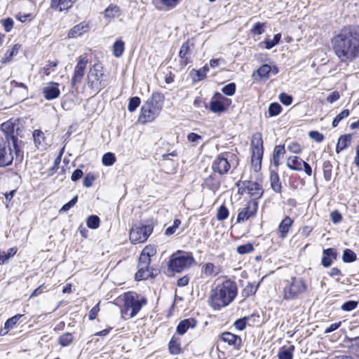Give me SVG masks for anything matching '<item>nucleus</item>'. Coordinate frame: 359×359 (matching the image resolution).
I'll list each match as a JSON object with an SVG mask.
<instances>
[{"label": "nucleus", "instance_id": "obj_1", "mask_svg": "<svg viewBox=\"0 0 359 359\" xmlns=\"http://www.w3.org/2000/svg\"><path fill=\"white\" fill-rule=\"evenodd\" d=\"M332 50L343 63L359 57V26L348 25L336 32L331 39Z\"/></svg>", "mask_w": 359, "mask_h": 359}, {"label": "nucleus", "instance_id": "obj_2", "mask_svg": "<svg viewBox=\"0 0 359 359\" xmlns=\"http://www.w3.org/2000/svg\"><path fill=\"white\" fill-rule=\"evenodd\" d=\"M237 294L236 283L227 279L210 290L208 304L214 310H220L232 303Z\"/></svg>", "mask_w": 359, "mask_h": 359}, {"label": "nucleus", "instance_id": "obj_3", "mask_svg": "<svg viewBox=\"0 0 359 359\" xmlns=\"http://www.w3.org/2000/svg\"><path fill=\"white\" fill-rule=\"evenodd\" d=\"M1 130L6 134L8 144L6 142L0 143V167H6L12 164L14 156L10 147L11 141L15 151V159L21 162L23 159V151L18 144V139L14 135L13 126L9 123H4L1 125Z\"/></svg>", "mask_w": 359, "mask_h": 359}, {"label": "nucleus", "instance_id": "obj_4", "mask_svg": "<svg viewBox=\"0 0 359 359\" xmlns=\"http://www.w3.org/2000/svg\"><path fill=\"white\" fill-rule=\"evenodd\" d=\"M163 96L160 93H153L142 106L138 121L142 124L153 121L163 109Z\"/></svg>", "mask_w": 359, "mask_h": 359}, {"label": "nucleus", "instance_id": "obj_5", "mask_svg": "<svg viewBox=\"0 0 359 359\" xmlns=\"http://www.w3.org/2000/svg\"><path fill=\"white\" fill-rule=\"evenodd\" d=\"M194 264L195 259L191 252L177 250L170 256L168 269L172 272L180 273Z\"/></svg>", "mask_w": 359, "mask_h": 359}, {"label": "nucleus", "instance_id": "obj_6", "mask_svg": "<svg viewBox=\"0 0 359 359\" xmlns=\"http://www.w3.org/2000/svg\"><path fill=\"white\" fill-rule=\"evenodd\" d=\"M147 303V300L144 297L139 295L134 292H126L124 294V304L121 313L126 315L130 311V317L133 318Z\"/></svg>", "mask_w": 359, "mask_h": 359}, {"label": "nucleus", "instance_id": "obj_7", "mask_svg": "<svg viewBox=\"0 0 359 359\" xmlns=\"http://www.w3.org/2000/svg\"><path fill=\"white\" fill-rule=\"evenodd\" d=\"M87 85L95 93L105 88L103 68L100 64L96 63L90 67L87 75Z\"/></svg>", "mask_w": 359, "mask_h": 359}, {"label": "nucleus", "instance_id": "obj_8", "mask_svg": "<svg viewBox=\"0 0 359 359\" xmlns=\"http://www.w3.org/2000/svg\"><path fill=\"white\" fill-rule=\"evenodd\" d=\"M307 290V285L302 278L292 277L287 281L283 290V298L286 300H293L299 298Z\"/></svg>", "mask_w": 359, "mask_h": 359}, {"label": "nucleus", "instance_id": "obj_9", "mask_svg": "<svg viewBox=\"0 0 359 359\" xmlns=\"http://www.w3.org/2000/svg\"><path fill=\"white\" fill-rule=\"evenodd\" d=\"M154 230V225L151 222H147V224L134 225L130 232V241L133 244L145 242Z\"/></svg>", "mask_w": 359, "mask_h": 359}, {"label": "nucleus", "instance_id": "obj_10", "mask_svg": "<svg viewBox=\"0 0 359 359\" xmlns=\"http://www.w3.org/2000/svg\"><path fill=\"white\" fill-rule=\"evenodd\" d=\"M89 62L87 56L81 55L76 58V65L74 67V74L71 80L72 86L81 83L85 74L86 67Z\"/></svg>", "mask_w": 359, "mask_h": 359}, {"label": "nucleus", "instance_id": "obj_11", "mask_svg": "<svg viewBox=\"0 0 359 359\" xmlns=\"http://www.w3.org/2000/svg\"><path fill=\"white\" fill-rule=\"evenodd\" d=\"M257 210L258 201L250 200L244 208L239 210L236 219L237 223L244 222L250 218L255 217Z\"/></svg>", "mask_w": 359, "mask_h": 359}, {"label": "nucleus", "instance_id": "obj_12", "mask_svg": "<svg viewBox=\"0 0 359 359\" xmlns=\"http://www.w3.org/2000/svg\"><path fill=\"white\" fill-rule=\"evenodd\" d=\"M228 156V154H220L215 158L212 163V169L214 173H218L220 175L228 173L231 168Z\"/></svg>", "mask_w": 359, "mask_h": 359}, {"label": "nucleus", "instance_id": "obj_13", "mask_svg": "<svg viewBox=\"0 0 359 359\" xmlns=\"http://www.w3.org/2000/svg\"><path fill=\"white\" fill-rule=\"evenodd\" d=\"M287 166L292 170L296 171H302L304 170L305 173L311 176L312 174V168L311 165L303 161L299 156H290L287 160Z\"/></svg>", "mask_w": 359, "mask_h": 359}, {"label": "nucleus", "instance_id": "obj_14", "mask_svg": "<svg viewBox=\"0 0 359 359\" xmlns=\"http://www.w3.org/2000/svg\"><path fill=\"white\" fill-rule=\"evenodd\" d=\"M219 339L221 341L226 343L233 348L239 350L242 345V339L238 335L234 334L229 332H225L220 334Z\"/></svg>", "mask_w": 359, "mask_h": 359}, {"label": "nucleus", "instance_id": "obj_15", "mask_svg": "<svg viewBox=\"0 0 359 359\" xmlns=\"http://www.w3.org/2000/svg\"><path fill=\"white\" fill-rule=\"evenodd\" d=\"M243 186L247 189L248 193L252 197L253 200H256L261 198L263 194V190L262 185L257 182L252 181H243L242 182Z\"/></svg>", "mask_w": 359, "mask_h": 359}, {"label": "nucleus", "instance_id": "obj_16", "mask_svg": "<svg viewBox=\"0 0 359 359\" xmlns=\"http://www.w3.org/2000/svg\"><path fill=\"white\" fill-rule=\"evenodd\" d=\"M293 222V219H292L289 216L285 217V218L280 222L277 229L278 237L280 238L284 239L287 237Z\"/></svg>", "mask_w": 359, "mask_h": 359}, {"label": "nucleus", "instance_id": "obj_17", "mask_svg": "<svg viewBox=\"0 0 359 359\" xmlns=\"http://www.w3.org/2000/svg\"><path fill=\"white\" fill-rule=\"evenodd\" d=\"M194 47V43H191L189 40L186 41L182 43L181 46L180 52H179V57L182 59L181 65L183 67H185L187 65L190 61L187 57V55L191 54V48Z\"/></svg>", "mask_w": 359, "mask_h": 359}, {"label": "nucleus", "instance_id": "obj_18", "mask_svg": "<svg viewBox=\"0 0 359 359\" xmlns=\"http://www.w3.org/2000/svg\"><path fill=\"white\" fill-rule=\"evenodd\" d=\"M337 257V250L334 248H327L323 251V257L321 259V264L324 267H329L332 265L334 259H336Z\"/></svg>", "mask_w": 359, "mask_h": 359}, {"label": "nucleus", "instance_id": "obj_19", "mask_svg": "<svg viewBox=\"0 0 359 359\" xmlns=\"http://www.w3.org/2000/svg\"><path fill=\"white\" fill-rule=\"evenodd\" d=\"M43 94L48 100L57 98L60 95L58 83L52 82L50 86L44 87L43 88Z\"/></svg>", "mask_w": 359, "mask_h": 359}, {"label": "nucleus", "instance_id": "obj_20", "mask_svg": "<svg viewBox=\"0 0 359 359\" xmlns=\"http://www.w3.org/2000/svg\"><path fill=\"white\" fill-rule=\"evenodd\" d=\"M197 321L194 318H187L181 320L177 326V332L179 335H183L189 328H194Z\"/></svg>", "mask_w": 359, "mask_h": 359}, {"label": "nucleus", "instance_id": "obj_21", "mask_svg": "<svg viewBox=\"0 0 359 359\" xmlns=\"http://www.w3.org/2000/svg\"><path fill=\"white\" fill-rule=\"evenodd\" d=\"M89 30L88 23L86 22H81V23L75 25L68 32L69 38H76L83 33L87 32Z\"/></svg>", "mask_w": 359, "mask_h": 359}, {"label": "nucleus", "instance_id": "obj_22", "mask_svg": "<svg viewBox=\"0 0 359 359\" xmlns=\"http://www.w3.org/2000/svg\"><path fill=\"white\" fill-rule=\"evenodd\" d=\"M264 154V148L252 149L251 161L255 171L261 168V162Z\"/></svg>", "mask_w": 359, "mask_h": 359}, {"label": "nucleus", "instance_id": "obj_23", "mask_svg": "<svg viewBox=\"0 0 359 359\" xmlns=\"http://www.w3.org/2000/svg\"><path fill=\"white\" fill-rule=\"evenodd\" d=\"M168 349L172 355H178L182 353L181 337L173 335L169 341Z\"/></svg>", "mask_w": 359, "mask_h": 359}, {"label": "nucleus", "instance_id": "obj_24", "mask_svg": "<svg viewBox=\"0 0 359 359\" xmlns=\"http://www.w3.org/2000/svg\"><path fill=\"white\" fill-rule=\"evenodd\" d=\"M149 264L138 262V271L135 273V279L137 280L147 279L151 276Z\"/></svg>", "mask_w": 359, "mask_h": 359}, {"label": "nucleus", "instance_id": "obj_25", "mask_svg": "<svg viewBox=\"0 0 359 359\" xmlns=\"http://www.w3.org/2000/svg\"><path fill=\"white\" fill-rule=\"evenodd\" d=\"M271 187L276 193H280L282 185L280 182V177L276 171L271 170L270 173Z\"/></svg>", "mask_w": 359, "mask_h": 359}, {"label": "nucleus", "instance_id": "obj_26", "mask_svg": "<svg viewBox=\"0 0 359 359\" xmlns=\"http://www.w3.org/2000/svg\"><path fill=\"white\" fill-rule=\"evenodd\" d=\"M351 135H344L340 136L337 144L336 152L339 154L344 149H346L351 144Z\"/></svg>", "mask_w": 359, "mask_h": 359}, {"label": "nucleus", "instance_id": "obj_27", "mask_svg": "<svg viewBox=\"0 0 359 359\" xmlns=\"http://www.w3.org/2000/svg\"><path fill=\"white\" fill-rule=\"evenodd\" d=\"M210 109L214 113H222L225 111V107H224L220 99L217 97V93L210 102Z\"/></svg>", "mask_w": 359, "mask_h": 359}, {"label": "nucleus", "instance_id": "obj_28", "mask_svg": "<svg viewBox=\"0 0 359 359\" xmlns=\"http://www.w3.org/2000/svg\"><path fill=\"white\" fill-rule=\"evenodd\" d=\"M205 183L210 190L214 191L217 190L221 185L220 180L217 179L215 173L211 174L210 176L205 178Z\"/></svg>", "mask_w": 359, "mask_h": 359}, {"label": "nucleus", "instance_id": "obj_29", "mask_svg": "<svg viewBox=\"0 0 359 359\" xmlns=\"http://www.w3.org/2000/svg\"><path fill=\"white\" fill-rule=\"evenodd\" d=\"M154 255V250L149 246H147L142 250L140 257L139 262L144 264H150L151 263V256Z\"/></svg>", "mask_w": 359, "mask_h": 359}, {"label": "nucleus", "instance_id": "obj_30", "mask_svg": "<svg viewBox=\"0 0 359 359\" xmlns=\"http://www.w3.org/2000/svg\"><path fill=\"white\" fill-rule=\"evenodd\" d=\"M203 272L207 276H216L219 273V269L212 263H207L203 267Z\"/></svg>", "mask_w": 359, "mask_h": 359}, {"label": "nucleus", "instance_id": "obj_31", "mask_svg": "<svg viewBox=\"0 0 359 359\" xmlns=\"http://www.w3.org/2000/svg\"><path fill=\"white\" fill-rule=\"evenodd\" d=\"M120 8L118 6L110 4L104 11V18L113 19L119 15Z\"/></svg>", "mask_w": 359, "mask_h": 359}, {"label": "nucleus", "instance_id": "obj_32", "mask_svg": "<svg viewBox=\"0 0 359 359\" xmlns=\"http://www.w3.org/2000/svg\"><path fill=\"white\" fill-rule=\"evenodd\" d=\"M294 346L291 345L288 348H282L278 354V359H292Z\"/></svg>", "mask_w": 359, "mask_h": 359}, {"label": "nucleus", "instance_id": "obj_33", "mask_svg": "<svg viewBox=\"0 0 359 359\" xmlns=\"http://www.w3.org/2000/svg\"><path fill=\"white\" fill-rule=\"evenodd\" d=\"M259 284L256 283H249L242 291V296L248 297L255 294L258 289Z\"/></svg>", "mask_w": 359, "mask_h": 359}, {"label": "nucleus", "instance_id": "obj_34", "mask_svg": "<svg viewBox=\"0 0 359 359\" xmlns=\"http://www.w3.org/2000/svg\"><path fill=\"white\" fill-rule=\"evenodd\" d=\"M285 149L284 145H277L275 147L273 154V162L276 166H278L280 156L285 154Z\"/></svg>", "mask_w": 359, "mask_h": 359}, {"label": "nucleus", "instance_id": "obj_35", "mask_svg": "<svg viewBox=\"0 0 359 359\" xmlns=\"http://www.w3.org/2000/svg\"><path fill=\"white\" fill-rule=\"evenodd\" d=\"M252 149L263 148V140L260 133H255L253 134L251 140Z\"/></svg>", "mask_w": 359, "mask_h": 359}, {"label": "nucleus", "instance_id": "obj_36", "mask_svg": "<svg viewBox=\"0 0 359 359\" xmlns=\"http://www.w3.org/2000/svg\"><path fill=\"white\" fill-rule=\"evenodd\" d=\"M209 71V67L207 65H205L202 68L199 69H192L191 74H194L197 78H194L195 81H199L204 79L206 77V74Z\"/></svg>", "mask_w": 359, "mask_h": 359}, {"label": "nucleus", "instance_id": "obj_37", "mask_svg": "<svg viewBox=\"0 0 359 359\" xmlns=\"http://www.w3.org/2000/svg\"><path fill=\"white\" fill-rule=\"evenodd\" d=\"M124 42L121 40L116 41L113 46V53L116 57H121L124 51Z\"/></svg>", "mask_w": 359, "mask_h": 359}, {"label": "nucleus", "instance_id": "obj_38", "mask_svg": "<svg viewBox=\"0 0 359 359\" xmlns=\"http://www.w3.org/2000/svg\"><path fill=\"white\" fill-rule=\"evenodd\" d=\"M323 177L325 181L329 182L332 177V165L329 161H326L323 165Z\"/></svg>", "mask_w": 359, "mask_h": 359}, {"label": "nucleus", "instance_id": "obj_39", "mask_svg": "<svg viewBox=\"0 0 359 359\" xmlns=\"http://www.w3.org/2000/svg\"><path fill=\"white\" fill-rule=\"evenodd\" d=\"M74 340V336L72 333L66 332L61 335L58 339V343L62 346H69Z\"/></svg>", "mask_w": 359, "mask_h": 359}, {"label": "nucleus", "instance_id": "obj_40", "mask_svg": "<svg viewBox=\"0 0 359 359\" xmlns=\"http://www.w3.org/2000/svg\"><path fill=\"white\" fill-rule=\"evenodd\" d=\"M253 316H254V315H252V316H245L242 318H239L234 322L233 325L238 330L242 331L246 327L248 322Z\"/></svg>", "mask_w": 359, "mask_h": 359}, {"label": "nucleus", "instance_id": "obj_41", "mask_svg": "<svg viewBox=\"0 0 359 359\" xmlns=\"http://www.w3.org/2000/svg\"><path fill=\"white\" fill-rule=\"evenodd\" d=\"M282 111L281 105L278 102H273L269 104L268 112L270 117L276 116Z\"/></svg>", "mask_w": 359, "mask_h": 359}, {"label": "nucleus", "instance_id": "obj_42", "mask_svg": "<svg viewBox=\"0 0 359 359\" xmlns=\"http://www.w3.org/2000/svg\"><path fill=\"white\" fill-rule=\"evenodd\" d=\"M229 212L225 205H220L217 210V219L223 221L228 218Z\"/></svg>", "mask_w": 359, "mask_h": 359}, {"label": "nucleus", "instance_id": "obj_43", "mask_svg": "<svg viewBox=\"0 0 359 359\" xmlns=\"http://www.w3.org/2000/svg\"><path fill=\"white\" fill-rule=\"evenodd\" d=\"M272 71V69L270 65L266 64L262 65L257 70V74L262 79H268L269 76L270 72Z\"/></svg>", "mask_w": 359, "mask_h": 359}, {"label": "nucleus", "instance_id": "obj_44", "mask_svg": "<svg viewBox=\"0 0 359 359\" xmlns=\"http://www.w3.org/2000/svg\"><path fill=\"white\" fill-rule=\"evenodd\" d=\"M100 218L98 216L93 215L88 217L86 224L88 228L95 229L100 226Z\"/></svg>", "mask_w": 359, "mask_h": 359}, {"label": "nucleus", "instance_id": "obj_45", "mask_svg": "<svg viewBox=\"0 0 359 359\" xmlns=\"http://www.w3.org/2000/svg\"><path fill=\"white\" fill-rule=\"evenodd\" d=\"M355 253L350 249H346L343 252L342 260L344 262L350 263L356 259Z\"/></svg>", "mask_w": 359, "mask_h": 359}, {"label": "nucleus", "instance_id": "obj_46", "mask_svg": "<svg viewBox=\"0 0 359 359\" xmlns=\"http://www.w3.org/2000/svg\"><path fill=\"white\" fill-rule=\"evenodd\" d=\"M22 314H17L8 318L4 323V330H9L18 323V321L22 317Z\"/></svg>", "mask_w": 359, "mask_h": 359}, {"label": "nucleus", "instance_id": "obj_47", "mask_svg": "<svg viewBox=\"0 0 359 359\" xmlns=\"http://www.w3.org/2000/svg\"><path fill=\"white\" fill-rule=\"evenodd\" d=\"M281 34L278 33L274 35L273 39H266L264 41L266 49H271L276 46L280 41Z\"/></svg>", "mask_w": 359, "mask_h": 359}, {"label": "nucleus", "instance_id": "obj_48", "mask_svg": "<svg viewBox=\"0 0 359 359\" xmlns=\"http://www.w3.org/2000/svg\"><path fill=\"white\" fill-rule=\"evenodd\" d=\"M141 100L139 97H132L129 99L128 109L130 112L135 111L140 106Z\"/></svg>", "mask_w": 359, "mask_h": 359}, {"label": "nucleus", "instance_id": "obj_49", "mask_svg": "<svg viewBox=\"0 0 359 359\" xmlns=\"http://www.w3.org/2000/svg\"><path fill=\"white\" fill-rule=\"evenodd\" d=\"M254 250V247L252 243H248L244 245H241L237 247L236 251L240 255H245L252 252Z\"/></svg>", "mask_w": 359, "mask_h": 359}, {"label": "nucleus", "instance_id": "obj_50", "mask_svg": "<svg viewBox=\"0 0 359 359\" xmlns=\"http://www.w3.org/2000/svg\"><path fill=\"white\" fill-rule=\"evenodd\" d=\"M350 111L348 109H344L341 111L338 115L332 121V127L335 128L338 126L340 121H341L344 118L348 117L349 116Z\"/></svg>", "mask_w": 359, "mask_h": 359}, {"label": "nucleus", "instance_id": "obj_51", "mask_svg": "<svg viewBox=\"0 0 359 359\" xmlns=\"http://www.w3.org/2000/svg\"><path fill=\"white\" fill-rule=\"evenodd\" d=\"M102 161L104 165L111 166L116 161L115 155L113 153L107 152L103 155Z\"/></svg>", "mask_w": 359, "mask_h": 359}, {"label": "nucleus", "instance_id": "obj_52", "mask_svg": "<svg viewBox=\"0 0 359 359\" xmlns=\"http://www.w3.org/2000/svg\"><path fill=\"white\" fill-rule=\"evenodd\" d=\"M11 85L13 87H18V88H20L22 100H24L25 97H27L28 90H27V87L25 86V84H24L23 83H21V82H17L15 81H11Z\"/></svg>", "mask_w": 359, "mask_h": 359}, {"label": "nucleus", "instance_id": "obj_53", "mask_svg": "<svg viewBox=\"0 0 359 359\" xmlns=\"http://www.w3.org/2000/svg\"><path fill=\"white\" fill-rule=\"evenodd\" d=\"M58 65V61H51L48 62V64H47L45 67H43L42 72L46 76H48L50 74L51 72H55V67Z\"/></svg>", "mask_w": 359, "mask_h": 359}, {"label": "nucleus", "instance_id": "obj_54", "mask_svg": "<svg viewBox=\"0 0 359 359\" xmlns=\"http://www.w3.org/2000/svg\"><path fill=\"white\" fill-rule=\"evenodd\" d=\"M236 89L235 83H229L222 88V92L227 96L234 95Z\"/></svg>", "mask_w": 359, "mask_h": 359}, {"label": "nucleus", "instance_id": "obj_55", "mask_svg": "<svg viewBox=\"0 0 359 359\" xmlns=\"http://www.w3.org/2000/svg\"><path fill=\"white\" fill-rule=\"evenodd\" d=\"M358 305V302L357 301L353 300H349L346 302H344L341 306V309L343 311H351L353 309H355Z\"/></svg>", "mask_w": 359, "mask_h": 359}, {"label": "nucleus", "instance_id": "obj_56", "mask_svg": "<svg viewBox=\"0 0 359 359\" xmlns=\"http://www.w3.org/2000/svg\"><path fill=\"white\" fill-rule=\"evenodd\" d=\"M20 48V46L18 45V44H15L12 48L11 49H9L6 51V57H5V60L6 61H9L10 60H11V58L14 56V55H16L19 51Z\"/></svg>", "mask_w": 359, "mask_h": 359}, {"label": "nucleus", "instance_id": "obj_57", "mask_svg": "<svg viewBox=\"0 0 359 359\" xmlns=\"http://www.w3.org/2000/svg\"><path fill=\"white\" fill-rule=\"evenodd\" d=\"M264 25L265 23L263 22H257L254 25L252 28L251 29V33L254 35H260L262 34L264 32Z\"/></svg>", "mask_w": 359, "mask_h": 359}, {"label": "nucleus", "instance_id": "obj_58", "mask_svg": "<svg viewBox=\"0 0 359 359\" xmlns=\"http://www.w3.org/2000/svg\"><path fill=\"white\" fill-rule=\"evenodd\" d=\"M279 100L284 105L289 106L292 104L293 97L287 93H282L279 95Z\"/></svg>", "mask_w": 359, "mask_h": 359}, {"label": "nucleus", "instance_id": "obj_59", "mask_svg": "<svg viewBox=\"0 0 359 359\" xmlns=\"http://www.w3.org/2000/svg\"><path fill=\"white\" fill-rule=\"evenodd\" d=\"M180 224H181V221L178 219H175L173 222L172 225L168 227L165 229V235L170 236V235L173 234L176 231V229L179 227Z\"/></svg>", "mask_w": 359, "mask_h": 359}, {"label": "nucleus", "instance_id": "obj_60", "mask_svg": "<svg viewBox=\"0 0 359 359\" xmlns=\"http://www.w3.org/2000/svg\"><path fill=\"white\" fill-rule=\"evenodd\" d=\"M78 201V196H75L68 203H65L60 210V212H65L71 209Z\"/></svg>", "mask_w": 359, "mask_h": 359}, {"label": "nucleus", "instance_id": "obj_61", "mask_svg": "<svg viewBox=\"0 0 359 359\" xmlns=\"http://www.w3.org/2000/svg\"><path fill=\"white\" fill-rule=\"evenodd\" d=\"M95 180V175L92 172H89L83 178V186L86 187H90L93 185V182Z\"/></svg>", "mask_w": 359, "mask_h": 359}, {"label": "nucleus", "instance_id": "obj_62", "mask_svg": "<svg viewBox=\"0 0 359 359\" xmlns=\"http://www.w3.org/2000/svg\"><path fill=\"white\" fill-rule=\"evenodd\" d=\"M287 149L293 154H300L302 152V147L297 142H292L287 146Z\"/></svg>", "mask_w": 359, "mask_h": 359}, {"label": "nucleus", "instance_id": "obj_63", "mask_svg": "<svg viewBox=\"0 0 359 359\" xmlns=\"http://www.w3.org/2000/svg\"><path fill=\"white\" fill-rule=\"evenodd\" d=\"M309 135L311 139L316 140L317 142H321L324 140L323 135L316 130L310 131Z\"/></svg>", "mask_w": 359, "mask_h": 359}, {"label": "nucleus", "instance_id": "obj_64", "mask_svg": "<svg viewBox=\"0 0 359 359\" xmlns=\"http://www.w3.org/2000/svg\"><path fill=\"white\" fill-rule=\"evenodd\" d=\"M350 342L352 351H354L355 353L359 352V336L351 339Z\"/></svg>", "mask_w": 359, "mask_h": 359}]
</instances>
